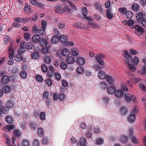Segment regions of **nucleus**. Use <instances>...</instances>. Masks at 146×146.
<instances>
[{"label":"nucleus","instance_id":"nucleus-40","mask_svg":"<svg viewBox=\"0 0 146 146\" xmlns=\"http://www.w3.org/2000/svg\"><path fill=\"white\" fill-rule=\"evenodd\" d=\"M75 26L78 28L81 29L84 28V25L83 23H76Z\"/></svg>","mask_w":146,"mask_h":146},{"label":"nucleus","instance_id":"nucleus-61","mask_svg":"<svg viewBox=\"0 0 146 146\" xmlns=\"http://www.w3.org/2000/svg\"><path fill=\"white\" fill-rule=\"evenodd\" d=\"M118 11L120 13L124 14L126 12V9L124 7H121L118 9Z\"/></svg>","mask_w":146,"mask_h":146},{"label":"nucleus","instance_id":"nucleus-10","mask_svg":"<svg viewBox=\"0 0 146 146\" xmlns=\"http://www.w3.org/2000/svg\"><path fill=\"white\" fill-rule=\"evenodd\" d=\"M40 37L39 35L35 34L33 36L31 40L34 43H38L40 41Z\"/></svg>","mask_w":146,"mask_h":146},{"label":"nucleus","instance_id":"nucleus-37","mask_svg":"<svg viewBox=\"0 0 146 146\" xmlns=\"http://www.w3.org/2000/svg\"><path fill=\"white\" fill-rule=\"evenodd\" d=\"M130 61L133 62V63L135 65H136L138 64L139 62L138 58L136 56H135L133 58V59L132 58V60H130Z\"/></svg>","mask_w":146,"mask_h":146},{"label":"nucleus","instance_id":"nucleus-17","mask_svg":"<svg viewBox=\"0 0 146 146\" xmlns=\"http://www.w3.org/2000/svg\"><path fill=\"white\" fill-rule=\"evenodd\" d=\"M59 41L62 43H65L67 41L68 37L67 36L64 35H60L59 36Z\"/></svg>","mask_w":146,"mask_h":146},{"label":"nucleus","instance_id":"nucleus-51","mask_svg":"<svg viewBox=\"0 0 146 146\" xmlns=\"http://www.w3.org/2000/svg\"><path fill=\"white\" fill-rule=\"evenodd\" d=\"M45 82L46 84L49 86H51L52 84V81L50 79H46L45 80Z\"/></svg>","mask_w":146,"mask_h":146},{"label":"nucleus","instance_id":"nucleus-1","mask_svg":"<svg viewBox=\"0 0 146 146\" xmlns=\"http://www.w3.org/2000/svg\"><path fill=\"white\" fill-rule=\"evenodd\" d=\"M124 56L126 58V61L127 63L129 69L132 71H134L136 70V68L132 64L129 63L130 60H132V57L130 55L128 52L126 51H124Z\"/></svg>","mask_w":146,"mask_h":146},{"label":"nucleus","instance_id":"nucleus-19","mask_svg":"<svg viewBox=\"0 0 146 146\" xmlns=\"http://www.w3.org/2000/svg\"><path fill=\"white\" fill-rule=\"evenodd\" d=\"M115 94L117 98H119L122 97L123 96V93L121 90H118L115 92Z\"/></svg>","mask_w":146,"mask_h":146},{"label":"nucleus","instance_id":"nucleus-47","mask_svg":"<svg viewBox=\"0 0 146 146\" xmlns=\"http://www.w3.org/2000/svg\"><path fill=\"white\" fill-rule=\"evenodd\" d=\"M121 89L124 91H126L128 90V88L127 87V86L125 83H123L121 84Z\"/></svg>","mask_w":146,"mask_h":146},{"label":"nucleus","instance_id":"nucleus-3","mask_svg":"<svg viewBox=\"0 0 146 146\" xmlns=\"http://www.w3.org/2000/svg\"><path fill=\"white\" fill-rule=\"evenodd\" d=\"M133 27L135 29V32L138 35L141 36L143 34L144 29L139 25H133Z\"/></svg>","mask_w":146,"mask_h":146},{"label":"nucleus","instance_id":"nucleus-2","mask_svg":"<svg viewBox=\"0 0 146 146\" xmlns=\"http://www.w3.org/2000/svg\"><path fill=\"white\" fill-rule=\"evenodd\" d=\"M138 111V109L137 107L134 106L131 113V114L128 117V120L130 122H133L135 121V116Z\"/></svg>","mask_w":146,"mask_h":146},{"label":"nucleus","instance_id":"nucleus-57","mask_svg":"<svg viewBox=\"0 0 146 146\" xmlns=\"http://www.w3.org/2000/svg\"><path fill=\"white\" fill-rule=\"evenodd\" d=\"M7 105L9 108H12L13 106V103L12 100H10L7 102Z\"/></svg>","mask_w":146,"mask_h":146},{"label":"nucleus","instance_id":"nucleus-55","mask_svg":"<svg viewBox=\"0 0 146 146\" xmlns=\"http://www.w3.org/2000/svg\"><path fill=\"white\" fill-rule=\"evenodd\" d=\"M24 37L25 40H28L30 38V35L27 33H25L24 34Z\"/></svg>","mask_w":146,"mask_h":146},{"label":"nucleus","instance_id":"nucleus-28","mask_svg":"<svg viewBox=\"0 0 146 146\" xmlns=\"http://www.w3.org/2000/svg\"><path fill=\"white\" fill-rule=\"evenodd\" d=\"M62 52L63 55L65 56H67L70 54L69 50L67 48L63 49Z\"/></svg>","mask_w":146,"mask_h":146},{"label":"nucleus","instance_id":"nucleus-36","mask_svg":"<svg viewBox=\"0 0 146 146\" xmlns=\"http://www.w3.org/2000/svg\"><path fill=\"white\" fill-rule=\"evenodd\" d=\"M5 121L9 124H11L13 122V118L10 116H7L5 118Z\"/></svg>","mask_w":146,"mask_h":146},{"label":"nucleus","instance_id":"nucleus-35","mask_svg":"<svg viewBox=\"0 0 146 146\" xmlns=\"http://www.w3.org/2000/svg\"><path fill=\"white\" fill-rule=\"evenodd\" d=\"M14 126L12 125H7L6 126V127H4L3 128V129L5 131H6L7 130H8L9 131H10V130L13 129L14 128Z\"/></svg>","mask_w":146,"mask_h":146},{"label":"nucleus","instance_id":"nucleus-43","mask_svg":"<svg viewBox=\"0 0 146 146\" xmlns=\"http://www.w3.org/2000/svg\"><path fill=\"white\" fill-rule=\"evenodd\" d=\"M20 75L22 78H25L27 77V73L26 72L22 71L20 72Z\"/></svg>","mask_w":146,"mask_h":146},{"label":"nucleus","instance_id":"nucleus-31","mask_svg":"<svg viewBox=\"0 0 146 146\" xmlns=\"http://www.w3.org/2000/svg\"><path fill=\"white\" fill-rule=\"evenodd\" d=\"M9 107L8 106H3L1 108V111L4 114H7L9 111Z\"/></svg>","mask_w":146,"mask_h":146},{"label":"nucleus","instance_id":"nucleus-52","mask_svg":"<svg viewBox=\"0 0 146 146\" xmlns=\"http://www.w3.org/2000/svg\"><path fill=\"white\" fill-rule=\"evenodd\" d=\"M141 74L143 75H146V64H145L143 67Z\"/></svg>","mask_w":146,"mask_h":146},{"label":"nucleus","instance_id":"nucleus-25","mask_svg":"<svg viewBox=\"0 0 146 146\" xmlns=\"http://www.w3.org/2000/svg\"><path fill=\"white\" fill-rule=\"evenodd\" d=\"M104 66V65H101V66H100V65L94 64L92 65V67L95 70H97L100 71L102 68H103Z\"/></svg>","mask_w":146,"mask_h":146},{"label":"nucleus","instance_id":"nucleus-41","mask_svg":"<svg viewBox=\"0 0 146 146\" xmlns=\"http://www.w3.org/2000/svg\"><path fill=\"white\" fill-rule=\"evenodd\" d=\"M35 78L36 80L39 82H42L43 81L44 79L40 75H37L35 76Z\"/></svg>","mask_w":146,"mask_h":146},{"label":"nucleus","instance_id":"nucleus-30","mask_svg":"<svg viewBox=\"0 0 146 146\" xmlns=\"http://www.w3.org/2000/svg\"><path fill=\"white\" fill-rule=\"evenodd\" d=\"M143 14L140 12L137 13L136 15V18L137 20L138 21L141 20L143 18Z\"/></svg>","mask_w":146,"mask_h":146},{"label":"nucleus","instance_id":"nucleus-5","mask_svg":"<svg viewBox=\"0 0 146 146\" xmlns=\"http://www.w3.org/2000/svg\"><path fill=\"white\" fill-rule=\"evenodd\" d=\"M106 58V56L104 55H102L101 54H99L95 56V58L100 64L104 65V62L102 60V59H103Z\"/></svg>","mask_w":146,"mask_h":146},{"label":"nucleus","instance_id":"nucleus-38","mask_svg":"<svg viewBox=\"0 0 146 146\" xmlns=\"http://www.w3.org/2000/svg\"><path fill=\"white\" fill-rule=\"evenodd\" d=\"M43 130L42 128H39L38 129L37 134L39 137H42L43 134Z\"/></svg>","mask_w":146,"mask_h":146},{"label":"nucleus","instance_id":"nucleus-4","mask_svg":"<svg viewBox=\"0 0 146 146\" xmlns=\"http://www.w3.org/2000/svg\"><path fill=\"white\" fill-rule=\"evenodd\" d=\"M56 35H54L52 37L50 41L53 44H56L59 41V36L60 35V33L58 32L56 33Z\"/></svg>","mask_w":146,"mask_h":146},{"label":"nucleus","instance_id":"nucleus-27","mask_svg":"<svg viewBox=\"0 0 146 146\" xmlns=\"http://www.w3.org/2000/svg\"><path fill=\"white\" fill-rule=\"evenodd\" d=\"M106 80L110 84H112L114 82V79L111 76H107L106 77Z\"/></svg>","mask_w":146,"mask_h":146},{"label":"nucleus","instance_id":"nucleus-12","mask_svg":"<svg viewBox=\"0 0 146 146\" xmlns=\"http://www.w3.org/2000/svg\"><path fill=\"white\" fill-rule=\"evenodd\" d=\"M133 95H131L129 94L126 93L125 95V99L126 102L127 103H129L131 101L133 98L134 97Z\"/></svg>","mask_w":146,"mask_h":146},{"label":"nucleus","instance_id":"nucleus-22","mask_svg":"<svg viewBox=\"0 0 146 146\" xmlns=\"http://www.w3.org/2000/svg\"><path fill=\"white\" fill-rule=\"evenodd\" d=\"M86 140L84 137H81L80 139L79 143L81 146H86Z\"/></svg>","mask_w":146,"mask_h":146},{"label":"nucleus","instance_id":"nucleus-53","mask_svg":"<svg viewBox=\"0 0 146 146\" xmlns=\"http://www.w3.org/2000/svg\"><path fill=\"white\" fill-rule=\"evenodd\" d=\"M123 23L125 22L126 23L128 24V25L129 26H130L131 25H133H133L134 24V21L132 20H128L127 21H124L123 22Z\"/></svg>","mask_w":146,"mask_h":146},{"label":"nucleus","instance_id":"nucleus-46","mask_svg":"<svg viewBox=\"0 0 146 146\" xmlns=\"http://www.w3.org/2000/svg\"><path fill=\"white\" fill-rule=\"evenodd\" d=\"M26 48L24 47H21L18 50V52L20 54L23 53L26 51Z\"/></svg>","mask_w":146,"mask_h":146},{"label":"nucleus","instance_id":"nucleus-8","mask_svg":"<svg viewBox=\"0 0 146 146\" xmlns=\"http://www.w3.org/2000/svg\"><path fill=\"white\" fill-rule=\"evenodd\" d=\"M67 3L68 5H65L64 6L65 7L67 10L70 11L71 10L72 8H73L76 10V8L75 7L74 4L73 3H72L69 1H67Z\"/></svg>","mask_w":146,"mask_h":146},{"label":"nucleus","instance_id":"nucleus-39","mask_svg":"<svg viewBox=\"0 0 146 146\" xmlns=\"http://www.w3.org/2000/svg\"><path fill=\"white\" fill-rule=\"evenodd\" d=\"M3 89L4 93H6L10 91L11 89V88L8 86H5L3 87Z\"/></svg>","mask_w":146,"mask_h":146},{"label":"nucleus","instance_id":"nucleus-13","mask_svg":"<svg viewBox=\"0 0 146 146\" xmlns=\"http://www.w3.org/2000/svg\"><path fill=\"white\" fill-rule=\"evenodd\" d=\"M106 14V17L109 19H111L113 18V14L112 13V11L111 8H108L107 9Z\"/></svg>","mask_w":146,"mask_h":146},{"label":"nucleus","instance_id":"nucleus-32","mask_svg":"<svg viewBox=\"0 0 146 146\" xmlns=\"http://www.w3.org/2000/svg\"><path fill=\"white\" fill-rule=\"evenodd\" d=\"M26 48L29 50L32 49L34 47V44L32 42L27 43V44Z\"/></svg>","mask_w":146,"mask_h":146},{"label":"nucleus","instance_id":"nucleus-11","mask_svg":"<svg viewBox=\"0 0 146 146\" xmlns=\"http://www.w3.org/2000/svg\"><path fill=\"white\" fill-rule=\"evenodd\" d=\"M54 72V68L52 66H50L49 67V70L47 72V76L48 77L50 78L52 77Z\"/></svg>","mask_w":146,"mask_h":146},{"label":"nucleus","instance_id":"nucleus-64","mask_svg":"<svg viewBox=\"0 0 146 146\" xmlns=\"http://www.w3.org/2000/svg\"><path fill=\"white\" fill-rule=\"evenodd\" d=\"M129 50L132 54L136 55L138 53L137 51L133 49H130Z\"/></svg>","mask_w":146,"mask_h":146},{"label":"nucleus","instance_id":"nucleus-9","mask_svg":"<svg viewBox=\"0 0 146 146\" xmlns=\"http://www.w3.org/2000/svg\"><path fill=\"white\" fill-rule=\"evenodd\" d=\"M52 56L48 54H45L44 56V61L46 64H49L51 63Z\"/></svg>","mask_w":146,"mask_h":146},{"label":"nucleus","instance_id":"nucleus-7","mask_svg":"<svg viewBox=\"0 0 146 146\" xmlns=\"http://www.w3.org/2000/svg\"><path fill=\"white\" fill-rule=\"evenodd\" d=\"M65 9L61 6V4L56 5L54 8V11L56 13H62L65 12Z\"/></svg>","mask_w":146,"mask_h":146},{"label":"nucleus","instance_id":"nucleus-34","mask_svg":"<svg viewBox=\"0 0 146 146\" xmlns=\"http://www.w3.org/2000/svg\"><path fill=\"white\" fill-rule=\"evenodd\" d=\"M31 57L33 59H38L39 58V54L37 52H34L32 53Z\"/></svg>","mask_w":146,"mask_h":146},{"label":"nucleus","instance_id":"nucleus-26","mask_svg":"<svg viewBox=\"0 0 146 146\" xmlns=\"http://www.w3.org/2000/svg\"><path fill=\"white\" fill-rule=\"evenodd\" d=\"M131 7L132 9L135 11H138L139 9V5L137 3H133Z\"/></svg>","mask_w":146,"mask_h":146},{"label":"nucleus","instance_id":"nucleus-24","mask_svg":"<svg viewBox=\"0 0 146 146\" xmlns=\"http://www.w3.org/2000/svg\"><path fill=\"white\" fill-rule=\"evenodd\" d=\"M107 92L108 93L110 94H112L115 92V89L113 86H110L108 88Z\"/></svg>","mask_w":146,"mask_h":146},{"label":"nucleus","instance_id":"nucleus-48","mask_svg":"<svg viewBox=\"0 0 146 146\" xmlns=\"http://www.w3.org/2000/svg\"><path fill=\"white\" fill-rule=\"evenodd\" d=\"M76 71L78 74H82L84 72V68L82 67H79L77 68Z\"/></svg>","mask_w":146,"mask_h":146},{"label":"nucleus","instance_id":"nucleus-14","mask_svg":"<svg viewBox=\"0 0 146 146\" xmlns=\"http://www.w3.org/2000/svg\"><path fill=\"white\" fill-rule=\"evenodd\" d=\"M8 51L9 58L10 59L14 57L15 50L11 46L9 47Z\"/></svg>","mask_w":146,"mask_h":146},{"label":"nucleus","instance_id":"nucleus-6","mask_svg":"<svg viewBox=\"0 0 146 146\" xmlns=\"http://www.w3.org/2000/svg\"><path fill=\"white\" fill-rule=\"evenodd\" d=\"M49 42H48L46 39L45 38H42L40 39V41L39 44L42 47H50L49 45L50 44Z\"/></svg>","mask_w":146,"mask_h":146},{"label":"nucleus","instance_id":"nucleus-45","mask_svg":"<svg viewBox=\"0 0 146 146\" xmlns=\"http://www.w3.org/2000/svg\"><path fill=\"white\" fill-rule=\"evenodd\" d=\"M67 65L66 63L65 62H62L60 65V67L63 70L66 69L67 68Z\"/></svg>","mask_w":146,"mask_h":146},{"label":"nucleus","instance_id":"nucleus-49","mask_svg":"<svg viewBox=\"0 0 146 146\" xmlns=\"http://www.w3.org/2000/svg\"><path fill=\"white\" fill-rule=\"evenodd\" d=\"M14 20L15 21L18 22V23L19 22H24L23 18H22L16 17L14 18Z\"/></svg>","mask_w":146,"mask_h":146},{"label":"nucleus","instance_id":"nucleus-23","mask_svg":"<svg viewBox=\"0 0 146 146\" xmlns=\"http://www.w3.org/2000/svg\"><path fill=\"white\" fill-rule=\"evenodd\" d=\"M36 122H33V121H31L29 124V126L32 129L36 130L37 129Z\"/></svg>","mask_w":146,"mask_h":146},{"label":"nucleus","instance_id":"nucleus-59","mask_svg":"<svg viewBox=\"0 0 146 146\" xmlns=\"http://www.w3.org/2000/svg\"><path fill=\"white\" fill-rule=\"evenodd\" d=\"M41 68L43 72H45L47 71V68L45 64H43L42 65Z\"/></svg>","mask_w":146,"mask_h":146},{"label":"nucleus","instance_id":"nucleus-60","mask_svg":"<svg viewBox=\"0 0 146 146\" xmlns=\"http://www.w3.org/2000/svg\"><path fill=\"white\" fill-rule=\"evenodd\" d=\"M59 98L58 94L57 92L53 94V100L54 101L57 100Z\"/></svg>","mask_w":146,"mask_h":146},{"label":"nucleus","instance_id":"nucleus-21","mask_svg":"<svg viewBox=\"0 0 146 146\" xmlns=\"http://www.w3.org/2000/svg\"><path fill=\"white\" fill-rule=\"evenodd\" d=\"M98 76L100 79H103L107 77L104 72L102 71H100L98 73Z\"/></svg>","mask_w":146,"mask_h":146},{"label":"nucleus","instance_id":"nucleus-44","mask_svg":"<svg viewBox=\"0 0 146 146\" xmlns=\"http://www.w3.org/2000/svg\"><path fill=\"white\" fill-rule=\"evenodd\" d=\"M21 134V132L18 129H16L14 131V134L15 136L19 137Z\"/></svg>","mask_w":146,"mask_h":146},{"label":"nucleus","instance_id":"nucleus-29","mask_svg":"<svg viewBox=\"0 0 146 146\" xmlns=\"http://www.w3.org/2000/svg\"><path fill=\"white\" fill-rule=\"evenodd\" d=\"M125 13L127 18L129 19H130L133 16V13L131 11H127Z\"/></svg>","mask_w":146,"mask_h":146},{"label":"nucleus","instance_id":"nucleus-18","mask_svg":"<svg viewBox=\"0 0 146 146\" xmlns=\"http://www.w3.org/2000/svg\"><path fill=\"white\" fill-rule=\"evenodd\" d=\"M14 59L16 62H19L22 60L23 57L21 54H18L14 56Z\"/></svg>","mask_w":146,"mask_h":146},{"label":"nucleus","instance_id":"nucleus-20","mask_svg":"<svg viewBox=\"0 0 146 146\" xmlns=\"http://www.w3.org/2000/svg\"><path fill=\"white\" fill-rule=\"evenodd\" d=\"M75 60L74 58L72 56H69L66 59V61L68 64H72L75 62Z\"/></svg>","mask_w":146,"mask_h":146},{"label":"nucleus","instance_id":"nucleus-56","mask_svg":"<svg viewBox=\"0 0 146 146\" xmlns=\"http://www.w3.org/2000/svg\"><path fill=\"white\" fill-rule=\"evenodd\" d=\"M130 138L131 141L135 144H137L139 142L138 139L135 136Z\"/></svg>","mask_w":146,"mask_h":146},{"label":"nucleus","instance_id":"nucleus-15","mask_svg":"<svg viewBox=\"0 0 146 146\" xmlns=\"http://www.w3.org/2000/svg\"><path fill=\"white\" fill-rule=\"evenodd\" d=\"M9 78L7 75H4L2 77L1 81L3 84H7L9 82Z\"/></svg>","mask_w":146,"mask_h":146},{"label":"nucleus","instance_id":"nucleus-63","mask_svg":"<svg viewBox=\"0 0 146 146\" xmlns=\"http://www.w3.org/2000/svg\"><path fill=\"white\" fill-rule=\"evenodd\" d=\"M55 74L56 79L57 80H60L61 78V75L58 72H55Z\"/></svg>","mask_w":146,"mask_h":146},{"label":"nucleus","instance_id":"nucleus-33","mask_svg":"<svg viewBox=\"0 0 146 146\" xmlns=\"http://www.w3.org/2000/svg\"><path fill=\"white\" fill-rule=\"evenodd\" d=\"M24 9L26 13H31V8L30 6L25 5Z\"/></svg>","mask_w":146,"mask_h":146},{"label":"nucleus","instance_id":"nucleus-16","mask_svg":"<svg viewBox=\"0 0 146 146\" xmlns=\"http://www.w3.org/2000/svg\"><path fill=\"white\" fill-rule=\"evenodd\" d=\"M76 62L77 64L82 66L85 63V60L82 58L79 57L76 59Z\"/></svg>","mask_w":146,"mask_h":146},{"label":"nucleus","instance_id":"nucleus-42","mask_svg":"<svg viewBox=\"0 0 146 146\" xmlns=\"http://www.w3.org/2000/svg\"><path fill=\"white\" fill-rule=\"evenodd\" d=\"M127 112L126 108L125 107H122L120 109L119 112L121 115H124Z\"/></svg>","mask_w":146,"mask_h":146},{"label":"nucleus","instance_id":"nucleus-50","mask_svg":"<svg viewBox=\"0 0 146 146\" xmlns=\"http://www.w3.org/2000/svg\"><path fill=\"white\" fill-rule=\"evenodd\" d=\"M45 30V29H39L37 33H39L41 35H46Z\"/></svg>","mask_w":146,"mask_h":146},{"label":"nucleus","instance_id":"nucleus-58","mask_svg":"<svg viewBox=\"0 0 146 146\" xmlns=\"http://www.w3.org/2000/svg\"><path fill=\"white\" fill-rule=\"evenodd\" d=\"M6 38H3L4 42L3 43L4 44H7L10 39V38L8 36H6Z\"/></svg>","mask_w":146,"mask_h":146},{"label":"nucleus","instance_id":"nucleus-54","mask_svg":"<svg viewBox=\"0 0 146 146\" xmlns=\"http://www.w3.org/2000/svg\"><path fill=\"white\" fill-rule=\"evenodd\" d=\"M33 146H40L38 141L37 139H35L33 141Z\"/></svg>","mask_w":146,"mask_h":146},{"label":"nucleus","instance_id":"nucleus-62","mask_svg":"<svg viewBox=\"0 0 146 146\" xmlns=\"http://www.w3.org/2000/svg\"><path fill=\"white\" fill-rule=\"evenodd\" d=\"M48 46L47 47H45L43 48L42 50V52L44 54H46L48 51Z\"/></svg>","mask_w":146,"mask_h":146}]
</instances>
